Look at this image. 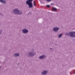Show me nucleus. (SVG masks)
Here are the masks:
<instances>
[{
  "label": "nucleus",
  "instance_id": "obj_1",
  "mask_svg": "<svg viewBox=\"0 0 75 75\" xmlns=\"http://www.w3.org/2000/svg\"><path fill=\"white\" fill-rule=\"evenodd\" d=\"M32 1H33V0H28L26 1V4L28 5L29 6L28 8H32L33 7Z\"/></svg>",
  "mask_w": 75,
  "mask_h": 75
},
{
  "label": "nucleus",
  "instance_id": "obj_2",
  "mask_svg": "<svg viewBox=\"0 0 75 75\" xmlns=\"http://www.w3.org/2000/svg\"><path fill=\"white\" fill-rule=\"evenodd\" d=\"M13 12L15 14H17L18 15H21L22 14V11H19L18 9H15L13 11Z\"/></svg>",
  "mask_w": 75,
  "mask_h": 75
},
{
  "label": "nucleus",
  "instance_id": "obj_3",
  "mask_svg": "<svg viewBox=\"0 0 75 75\" xmlns=\"http://www.w3.org/2000/svg\"><path fill=\"white\" fill-rule=\"evenodd\" d=\"M29 56L33 57L36 54V52L34 51V50L32 49V50L30 51L28 53Z\"/></svg>",
  "mask_w": 75,
  "mask_h": 75
},
{
  "label": "nucleus",
  "instance_id": "obj_4",
  "mask_svg": "<svg viewBox=\"0 0 75 75\" xmlns=\"http://www.w3.org/2000/svg\"><path fill=\"white\" fill-rule=\"evenodd\" d=\"M70 37L72 38H75V31H71L70 32Z\"/></svg>",
  "mask_w": 75,
  "mask_h": 75
},
{
  "label": "nucleus",
  "instance_id": "obj_5",
  "mask_svg": "<svg viewBox=\"0 0 75 75\" xmlns=\"http://www.w3.org/2000/svg\"><path fill=\"white\" fill-rule=\"evenodd\" d=\"M29 32L28 30L26 29H24L22 30V33L23 34H27Z\"/></svg>",
  "mask_w": 75,
  "mask_h": 75
},
{
  "label": "nucleus",
  "instance_id": "obj_6",
  "mask_svg": "<svg viewBox=\"0 0 75 75\" xmlns=\"http://www.w3.org/2000/svg\"><path fill=\"white\" fill-rule=\"evenodd\" d=\"M47 57L45 55H42L39 57V59H44Z\"/></svg>",
  "mask_w": 75,
  "mask_h": 75
},
{
  "label": "nucleus",
  "instance_id": "obj_7",
  "mask_svg": "<svg viewBox=\"0 0 75 75\" xmlns=\"http://www.w3.org/2000/svg\"><path fill=\"white\" fill-rule=\"evenodd\" d=\"M59 28L56 27L53 28V31H54L57 32L58 31V30H59Z\"/></svg>",
  "mask_w": 75,
  "mask_h": 75
},
{
  "label": "nucleus",
  "instance_id": "obj_8",
  "mask_svg": "<svg viewBox=\"0 0 75 75\" xmlns=\"http://www.w3.org/2000/svg\"><path fill=\"white\" fill-rule=\"evenodd\" d=\"M0 3H1L3 4H6V0H0Z\"/></svg>",
  "mask_w": 75,
  "mask_h": 75
},
{
  "label": "nucleus",
  "instance_id": "obj_9",
  "mask_svg": "<svg viewBox=\"0 0 75 75\" xmlns=\"http://www.w3.org/2000/svg\"><path fill=\"white\" fill-rule=\"evenodd\" d=\"M47 72L48 71H45L42 72L41 74L42 75H46L47 74Z\"/></svg>",
  "mask_w": 75,
  "mask_h": 75
},
{
  "label": "nucleus",
  "instance_id": "obj_10",
  "mask_svg": "<svg viewBox=\"0 0 75 75\" xmlns=\"http://www.w3.org/2000/svg\"><path fill=\"white\" fill-rule=\"evenodd\" d=\"M13 55L15 57H18L20 55V54L19 53H15L13 54Z\"/></svg>",
  "mask_w": 75,
  "mask_h": 75
},
{
  "label": "nucleus",
  "instance_id": "obj_11",
  "mask_svg": "<svg viewBox=\"0 0 75 75\" xmlns=\"http://www.w3.org/2000/svg\"><path fill=\"white\" fill-rule=\"evenodd\" d=\"M52 10L53 11L56 12V11H57V9L56 8H55L54 7L52 8Z\"/></svg>",
  "mask_w": 75,
  "mask_h": 75
},
{
  "label": "nucleus",
  "instance_id": "obj_12",
  "mask_svg": "<svg viewBox=\"0 0 75 75\" xmlns=\"http://www.w3.org/2000/svg\"><path fill=\"white\" fill-rule=\"evenodd\" d=\"M66 35H67V36H68V35H69L70 36V32L69 33L68 32H67L65 33Z\"/></svg>",
  "mask_w": 75,
  "mask_h": 75
},
{
  "label": "nucleus",
  "instance_id": "obj_13",
  "mask_svg": "<svg viewBox=\"0 0 75 75\" xmlns=\"http://www.w3.org/2000/svg\"><path fill=\"white\" fill-rule=\"evenodd\" d=\"M62 36V33L60 34L58 36L59 38H60Z\"/></svg>",
  "mask_w": 75,
  "mask_h": 75
},
{
  "label": "nucleus",
  "instance_id": "obj_14",
  "mask_svg": "<svg viewBox=\"0 0 75 75\" xmlns=\"http://www.w3.org/2000/svg\"><path fill=\"white\" fill-rule=\"evenodd\" d=\"M46 6L48 7V8H49L50 7V6L49 5H47Z\"/></svg>",
  "mask_w": 75,
  "mask_h": 75
},
{
  "label": "nucleus",
  "instance_id": "obj_15",
  "mask_svg": "<svg viewBox=\"0 0 75 75\" xmlns=\"http://www.w3.org/2000/svg\"><path fill=\"white\" fill-rule=\"evenodd\" d=\"M33 4H34V5L35 6H36V5L35 4V1H34V2H33Z\"/></svg>",
  "mask_w": 75,
  "mask_h": 75
},
{
  "label": "nucleus",
  "instance_id": "obj_16",
  "mask_svg": "<svg viewBox=\"0 0 75 75\" xmlns=\"http://www.w3.org/2000/svg\"><path fill=\"white\" fill-rule=\"evenodd\" d=\"M2 32V31L1 29H0V34H1Z\"/></svg>",
  "mask_w": 75,
  "mask_h": 75
},
{
  "label": "nucleus",
  "instance_id": "obj_17",
  "mask_svg": "<svg viewBox=\"0 0 75 75\" xmlns=\"http://www.w3.org/2000/svg\"><path fill=\"white\" fill-rule=\"evenodd\" d=\"M0 16H3V15L1 13H0Z\"/></svg>",
  "mask_w": 75,
  "mask_h": 75
},
{
  "label": "nucleus",
  "instance_id": "obj_18",
  "mask_svg": "<svg viewBox=\"0 0 75 75\" xmlns=\"http://www.w3.org/2000/svg\"><path fill=\"white\" fill-rule=\"evenodd\" d=\"M47 1H51V0H46Z\"/></svg>",
  "mask_w": 75,
  "mask_h": 75
},
{
  "label": "nucleus",
  "instance_id": "obj_19",
  "mask_svg": "<svg viewBox=\"0 0 75 75\" xmlns=\"http://www.w3.org/2000/svg\"><path fill=\"white\" fill-rule=\"evenodd\" d=\"M70 75H71V74H72V73L71 72H70Z\"/></svg>",
  "mask_w": 75,
  "mask_h": 75
},
{
  "label": "nucleus",
  "instance_id": "obj_20",
  "mask_svg": "<svg viewBox=\"0 0 75 75\" xmlns=\"http://www.w3.org/2000/svg\"><path fill=\"white\" fill-rule=\"evenodd\" d=\"M50 50H52V48H50Z\"/></svg>",
  "mask_w": 75,
  "mask_h": 75
},
{
  "label": "nucleus",
  "instance_id": "obj_21",
  "mask_svg": "<svg viewBox=\"0 0 75 75\" xmlns=\"http://www.w3.org/2000/svg\"><path fill=\"white\" fill-rule=\"evenodd\" d=\"M52 4H51V5H52Z\"/></svg>",
  "mask_w": 75,
  "mask_h": 75
},
{
  "label": "nucleus",
  "instance_id": "obj_22",
  "mask_svg": "<svg viewBox=\"0 0 75 75\" xmlns=\"http://www.w3.org/2000/svg\"><path fill=\"white\" fill-rule=\"evenodd\" d=\"M0 68H1V67H0Z\"/></svg>",
  "mask_w": 75,
  "mask_h": 75
},
{
  "label": "nucleus",
  "instance_id": "obj_23",
  "mask_svg": "<svg viewBox=\"0 0 75 75\" xmlns=\"http://www.w3.org/2000/svg\"><path fill=\"white\" fill-rule=\"evenodd\" d=\"M74 40H75V39H74Z\"/></svg>",
  "mask_w": 75,
  "mask_h": 75
},
{
  "label": "nucleus",
  "instance_id": "obj_24",
  "mask_svg": "<svg viewBox=\"0 0 75 75\" xmlns=\"http://www.w3.org/2000/svg\"><path fill=\"white\" fill-rule=\"evenodd\" d=\"M0 64H1V63H0Z\"/></svg>",
  "mask_w": 75,
  "mask_h": 75
}]
</instances>
